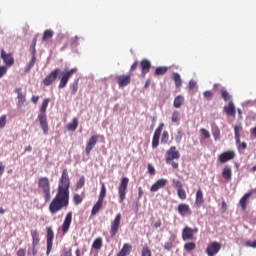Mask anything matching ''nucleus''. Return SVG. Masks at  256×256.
Returning a JSON list of instances; mask_svg holds the SVG:
<instances>
[{
  "label": "nucleus",
  "mask_w": 256,
  "mask_h": 256,
  "mask_svg": "<svg viewBox=\"0 0 256 256\" xmlns=\"http://www.w3.org/2000/svg\"><path fill=\"white\" fill-rule=\"evenodd\" d=\"M71 187V180L69 179V172L67 169L62 171V175L58 182V190L55 197L49 204V212L51 215H56L62 209L69 207V188Z\"/></svg>",
  "instance_id": "nucleus-1"
},
{
  "label": "nucleus",
  "mask_w": 256,
  "mask_h": 256,
  "mask_svg": "<svg viewBox=\"0 0 256 256\" xmlns=\"http://www.w3.org/2000/svg\"><path fill=\"white\" fill-rule=\"evenodd\" d=\"M60 76V83L58 85L59 89H65L67 87V83H69V79L77 73V68H72L70 70H64L61 72V69L56 68L53 71H51L42 81L44 87H49V85H53L55 81H57V78Z\"/></svg>",
  "instance_id": "nucleus-2"
},
{
  "label": "nucleus",
  "mask_w": 256,
  "mask_h": 256,
  "mask_svg": "<svg viewBox=\"0 0 256 256\" xmlns=\"http://www.w3.org/2000/svg\"><path fill=\"white\" fill-rule=\"evenodd\" d=\"M49 98H45L40 107V114L38 115V121L44 135H49V124L47 123V107H49Z\"/></svg>",
  "instance_id": "nucleus-3"
},
{
  "label": "nucleus",
  "mask_w": 256,
  "mask_h": 256,
  "mask_svg": "<svg viewBox=\"0 0 256 256\" xmlns=\"http://www.w3.org/2000/svg\"><path fill=\"white\" fill-rule=\"evenodd\" d=\"M179 159H181V153H179L176 146H171L165 154L167 165H171L172 169H179V162H175Z\"/></svg>",
  "instance_id": "nucleus-4"
},
{
  "label": "nucleus",
  "mask_w": 256,
  "mask_h": 256,
  "mask_svg": "<svg viewBox=\"0 0 256 256\" xmlns=\"http://www.w3.org/2000/svg\"><path fill=\"white\" fill-rule=\"evenodd\" d=\"M38 188H40L44 195V201L46 203L51 201V182L47 176L38 179Z\"/></svg>",
  "instance_id": "nucleus-5"
},
{
  "label": "nucleus",
  "mask_w": 256,
  "mask_h": 256,
  "mask_svg": "<svg viewBox=\"0 0 256 256\" xmlns=\"http://www.w3.org/2000/svg\"><path fill=\"white\" fill-rule=\"evenodd\" d=\"M129 187V178L122 177L118 186L119 203L125 201L127 195V188Z\"/></svg>",
  "instance_id": "nucleus-6"
},
{
  "label": "nucleus",
  "mask_w": 256,
  "mask_h": 256,
  "mask_svg": "<svg viewBox=\"0 0 256 256\" xmlns=\"http://www.w3.org/2000/svg\"><path fill=\"white\" fill-rule=\"evenodd\" d=\"M196 233H199V228L197 227L191 228L189 226H185L182 230L183 241H193V239H195Z\"/></svg>",
  "instance_id": "nucleus-7"
},
{
  "label": "nucleus",
  "mask_w": 256,
  "mask_h": 256,
  "mask_svg": "<svg viewBox=\"0 0 256 256\" xmlns=\"http://www.w3.org/2000/svg\"><path fill=\"white\" fill-rule=\"evenodd\" d=\"M121 227V213L117 214L110 224V237H115Z\"/></svg>",
  "instance_id": "nucleus-8"
},
{
  "label": "nucleus",
  "mask_w": 256,
  "mask_h": 256,
  "mask_svg": "<svg viewBox=\"0 0 256 256\" xmlns=\"http://www.w3.org/2000/svg\"><path fill=\"white\" fill-rule=\"evenodd\" d=\"M164 128V123H160L159 126L156 128L152 138V149H157V147H159V139H161V133H163Z\"/></svg>",
  "instance_id": "nucleus-9"
},
{
  "label": "nucleus",
  "mask_w": 256,
  "mask_h": 256,
  "mask_svg": "<svg viewBox=\"0 0 256 256\" xmlns=\"http://www.w3.org/2000/svg\"><path fill=\"white\" fill-rule=\"evenodd\" d=\"M47 231V251L46 254L49 255L53 250V239H55V233L53 232V227L49 226L46 228Z\"/></svg>",
  "instance_id": "nucleus-10"
},
{
  "label": "nucleus",
  "mask_w": 256,
  "mask_h": 256,
  "mask_svg": "<svg viewBox=\"0 0 256 256\" xmlns=\"http://www.w3.org/2000/svg\"><path fill=\"white\" fill-rule=\"evenodd\" d=\"M219 251H221V243L212 242V243L208 244V246L206 248V255L215 256V255H217V253H219Z\"/></svg>",
  "instance_id": "nucleus-11"
},
{
  "label": "nucleus",
  "mask_w": 256,
  "mask_h": 256,
  "mask_svg": "<svg viewBox=\"0 0 256 256\" xmlns=\"http://www.w3.org/2000/svg\"><path fill=\"white\" fill-rule=\"evenodd\" d=\"M1 59L4 61L6 67H13V65H15V58H13V54L5 52V49L1 50Z\"/></svg>",
  "instance_id": "nucleus-12"
},
{
  "label": "nucleus",
  "mask_w": 256,
  "mask_h": 256,
  "mask_svg": "<svg viewBox=\"0 0 256 256\" xmlns=\"http://www.w3.org/2000/svg\"><path fill=\"white\" fill-rule=\"evenodd\" d=\"M116 81L119 87H127L131 84V74H121L116 76Z\"/></svg>",
  "instance_id": "nucleus-13"
},
{
  "label": "nucleus",
  "mask_w": 256,
  "mask_h": 256,
  "mask_svg": "<svg viewBox=\"0 0 256 256\" xmlns=\"http://www.w3.org/2000/svg\"><path fill=\"white\" fill-rule=\"evenodd\" d=\"M73 221V212H68L66 214V217L64 219V222L62 224V232H63V235H66V233L69 232V229L71 227V223Z\"/></svg>",
  "instance_id": "nucleus-14"
},
{
  "label": "nucleus",
  "mask_w": 256,
  "mask_h": 256,
  "mask_svg": "<svg viewBox=\"0 0 256 256\" xmlns=\"http://www.w3.org/2000/svg\"><path fill=\"white\" fill-rule=\"evenodd\" d=\"M177 211L181 217H189V215L193 214V211H191V207L189 206V204L185 203L179 204Z\"/></svg>",
  "instance_id": "nucleus-15"
},
{
  "label": "nucleus",
  "mask_w": 256,
  "mask_h": 256,
  "mask_svg": "<svg viewBox=\"0 0 256 256\" xmlns=\"http://www.w3.org/2000/svg\"><path fill=\"white\" fill-rule=\"evenodd\" d=\"M99 141V136L93 135L89 138L88 143L86 144L85 153L86 155H91V151H93L95 145Z\"/></svg>",
  "instance_id": "nucleus-16"
},
{
  "label": "nucleus",
  "mask_w": 256,
  "mask_h": 256,
  "mask_svg": "<svg viewBox=\"0 0 256 256\" xmlns=\"http://www.w3.org/2000/svg\"><path fill=\"white\" fill-rule=\"evenodd\" d=\"M15 93L17 94L18 107H23V105H25V102L27 101V93L23 92V89H21V87L15 88Z\"/></svg>",
  "instance_id": "nucleus-17"
},
{
  "label": "nucleus",
  "mask_w": 256,
  "mask_h": 256,
  "mask_svg": "<svg viewBox=\"0 0 256 256\" xmlns=\"http://www.w3.org/2000/svg\"><path fill=\"white\" fill-rule=\"evenodd\" d=\"M232 159H235V152L229 150L227 152H223L219 155L218 160L220 163H227V161H231Z\"/></svg>",
  "instance_id": "nucleus-18"
},
{
  "label": "nucleus",
  "mask_w": 256,
  "mask_h": 256,
  "mask_svg": "<svg viewBox=\"0 0 256 256\" xmlns=\"http://www.w3.org/2000/svg\"><path fill=\"white\" fill-rule=\"evenodd\" d=\"M140 67H141V75H142V77H145V75H147V73H149V71H151V61H149L147 59H143L140 62Z\"/></svg>",
  "instance_id": "nucleus-19"
},
{
  "label": "nucleus",
  "mask_w": 256,
  "mask_h": 256,
  "mask_svg": "<svg viewBox=\"0 0 256 256\" xmlns=\"http://www.w3.org/2000/svg\"><path fill=\"white\" fill-rule=\"evenodd\" d=\"M224 112L230 117H235L237 110L235 109V104L233 101H230L228 105L224 106Z\"/></svg>",
  "instance_id": "nucleus-20"
},
{
  "label": "nucleus",
  "mask_w": 256,
  "mask_h": 256,
  "mask_svg": "<svg viewBox=\"0 0 256 256\" xmlns=\"http://www.w3.org/2000/svg\"><path fill=\"white\" fill-rule=\"evenodd\" d=\"M205 203V199L203 198V190L199 188L196 192L195 196V206L196 207H201Z\"/></svg>",
  "instance_id": "nucleus-21"
},
{
  "label": "nucleus",
  "mask_w": 256,
  "mask_h": 256,
  "mask_svg": "<svg viewBox=\"0 0 256 256\" xmlns=\"http://www.w3.org/2000/svg\"><path fill=\"white\" fill-rule=\"evenodd\" d=\"M165 185H167V180L159 179L155 184L151 186L150 191L155 193L156 191H159V189L165 187Z\"/></svg>",
  "instance_id": "nucleus-22"
},
{
  "label": "nucleus",
  "mask_w": 256,
  "mask_h": 256,
  "mask_svg": "<svg viewBox=\"0 0 256 256\" xmlns=\"http://www.w3.org/2000/svg\"><path fill=\"white\" fill-rule=\"evenodd\" d=\"M222 177L226 181H231L233 177V170H231V166H225L222 170Z\"/></svg>",
  "instance_id": "nucleus-23"
},
{
  "label": "nucleus",
  "mask_w": 256,
  "mask_h": 256,
  "mask_svg": "<svg viewBox=\"0 0 256 256\" xmlns=\"http://www.w3.org/2000/svg\"><path fill=\"white\" fill-rule=\"evenodd\" d=\"M132 249H133V246H131V244L125 243L123 245L122 249L120 250V252L117 254V256H127V255H130Z\"/></svg>",
  "instance_id": "nucleus-24"
},
{
  "label": "nucleus",
  "mask_w": 256,
  "mask_h": 256,
  "mask_svg": "<svg viewBox=\"0 0 256 256\" xmlns=\"http://www.w3.org/2000/svg\"><path fill=\"white\" fill-rule=\"evenodd\" d=\"M102 208H103V200L98 199L97 202L92 207L91 215L92 216L97 215V213H99V211H101Z\"/></svg>",
  "instance_id": "nucleus-25"
},
{
  "label": "nucleus",
  "mask_w": 256,
  "mask_h": 256,
  "mask_svg": "<svg viewBox=\"0 0 256 256\" xmlns=\"http://www.w3.org/2000/svg\"><path fill=\"white\" fill-rule=\"evenodd\" d=\"M102 247H103V238L101 237L96 238L92 244V249H95V251H101Z\"/></svg>",
  "instance_id": "nucleus-26"
},
{
  "label": "nucleus",
  "mask_w": 256,
  "mask_h": 256,
  "mask_svg": "<svg viewBox=\"0 0 256 256\" xmlns=\"http://www.w3.org/2000/svg\"><path fill=\"white\" fill-rule=\"evenodd\" d=\"M55 35V32L51 29H47L44 31L42 36V41L47 42L50 39H53V36Z\"/></svg>",
  "instance_id": "nucleus-27"
},
{
  "label": "nucleus",
  "mask_w": 256,
  "mask_h": 256,
  "mask_svg": "<svg viewBox=\"0 0 256 256\" xmlns=\"http://www.w3.org/2000/svg\"><path fill=\"white\" fill-rule=\"evenodd\" d=\"M251 195H253V193L248 192L240 199V206L242 207L243 211L247 209V201Z\"/></svg>",
  "instance_id": "nucleus-28"
},
{
  "label": "nucleus",
  "mask_w": 256,
  "mask_h": 256,
  "mask_svg": "<svg viewBox=\"0 0 256 256\" xmlns=\"http://www.w3.org/2000/svg\"><path fill=\"white\" fill-rule=\"evenodd\" d=\"M77 127H79V120L77 118H73V121L67 124L66 129H68V131H77Z\"/></svg>",
  "instance_id": "nucleus-29"
},
{
  "label": "nucleus",
  "mask_w": 256,
  "mask_h": 256,
  "mask_svg": "<svg viewBox=\"0 0 256 256\" xmlns=\"http://www.w3.org/2000/svg\"><path fill=\"white\" fill-rule=\"evenodd\" d=\"M32 245L37 246L41 239L39 238V232L37 230L31 231Z\"/></svg>",
  "instance_id": "nucleus-30"
},
{
  "label": "nucleus",
  "mask_w": 256,
  "mask_h": 256,
  "mask_svg": "<svg viewBox=\"0 0 256 256\" xmlns=\"http://www.w3.org/2000/svg\"><path fill=\"white\" fill-rule=\"evenodd\" d=\"M172 79H173V81L175 83V87L179 88V87H181V85H183V82L181 80V75H179V73L174 72L172 74Z\"/></svg>",
  "instance_id": "nucleus-31"
},
{
  "label": "nucleus",
  "mask_w": 256,
  "mask_h": 256,
  "mask_svg": "<svg viewBox=\"0 0 256 256\" xmlns=\"http://www.w3.org/2000/svg\"><path fill=\"white\" fill-rule=\"evenodd\" d=\"M241 131H243V126L236 125L234 126V135L236 143H239V139H241Z\"/></svg>",
  "instance_id": "nucleus-32"
},
{
  "label": "nucleus",
  "mask_w": 256,
  "mask_h": 256,
  "mask_svg": "<svg viewBox=\"0 0 256 256\" xmlns=\"http://www.w3.org/2000/svg\"><path fill=\"white\" fill-rule=\"evenodd\" d=\"M183 103H185V98L181 95L177 96L175 99H174V107L175 109H180L181 105H183Z\"/></svg>",
  "instance_id": "nucleus-33"
},
{
  "label": "nucleus",
  "mask_w": 256,
  "mask_h": 256,
  "mask_svg": "<svg viewBox=\"0 0 256 256\" xmlns=\"http://www.w3.org/2000/svg\"><path fill=\"white\" fill-rule=\"evenodd\" d=\"M167 71H169V68L167 66H159L155 69L154 75L159 77L161 75H165V73H167Z\"/></svg>",
  "instance_id": "nucleus-34"
},
{
  "label": "nucleus",
  "mask_w": 256,
  "mask_h": 256,
  "mask_svg": "<svg viewBox=\"0 0 256 256\" xmlns=\"http://www.w3.org/2000/svg\"><path fill=\"white\" fill-rule=\"evenodd\" d=\"M36 61H37V57H35V54H32V58L25 68V73H29V71H31V69H33V67H35Z\"/></svg>",
  "instance_id": "nucleus-35"
},
{
  "label": "nucleus",
  "mask_w": 256,
  "mask_h": 256,
  "mask_svg": "<svg viewBox=\"0 0 256 256\" xmlns=\"http://www.w3.org/2000/svg\"><path fill=\"white\" fill-rule=\"evenodd\" d=\"M106 196H107V188L105 187V183H102L98 200L104 201Z\"/></svg>",
  "instance_id": "nucleus-36"
},
{
  "label": "nucleus",
  "mask_w": 256,
  "mask_h": 256,
  "mask_svg": "<svg viewBox=\"0 0 256 256\" xmlns=\"http://www.w3.org/2000/svg\"><path fill=\"white\" fill-rule=\"evenodd\" d=\"M212 135L215 141H219V139H221V130L219 129V127L216 126L212 129Z\"/></svg>",
  "instance_id": "nucleus-37"
},
{
  "label": "nucleus",
  "mask_w": 256,
  "mask_h": 256,
  "mask_svg": "<svg viewBox=\"0 0 256 256\" xmlns=\"http://www.w3.org/2000/svg\"><path fill=\"white\" fill-rule=\"evenodd\" d=\"M197 248V244H195V242H187L184 245V249L185 251H195V249Z\"/></svg>",
  "instance_id": "nucleus-38"
},
{
  "label": "nucleus",
  "mask_w": 256,
  "mask_h": 256,
  "mask_svg": "<svg viewBox=\"0 0 256 256\" xmlns=\"http://www.w3.org/2000/svg\"><path fill=\"white\" fill-rule=\"evenodd\" d=\"M161 143L162 145H167L169 143V132L164 131L161 136Z\"/></svg>",
  "instance_id": "nucleus-39"
},
{
  "label": "nucleus",
  "mask_w": 256,
  "mask_h": 256,
  "mask_svg": "<svg viewBox=\"0 0 256 256\" xmlns=\"http://www.w3.org/2000/svg\"><path fill=\"white\" fill-rule=\"evenodd\" d=\"M221 97L224 99V101H231V94L225 89L221 90Z\"/></svg>",
  "instance_id": "nucleus-40"
},
{
  "label": "nucleus",
  "mask_w": 256,
  "mask_h": 256,
  "mask_svg": "<svg viewBox=\"0 0 256 256\" xmlns=\"http://www.w3.org/2000/svg\"><path fill=\"white\" fill-rule=\"evenodd\" d=\"M178 197L179 199H181L182 201H185V199H187V192H185V189L180 188L178 189Z\"/></svg>",
  "instance_id": "nucleus-41"
},
{
  "label": "nucleus",
  "mask_w": 256,
  "mask_h": 256,
  "mask_svg": "<svg viewBox=\"0 0 256 256\" xmlns=\"http://www.w3.org/2000/svg\"><path fill=\"white\" fill-rule=\"evenodd\" d=\"M179 111L175 110L173 113H172V117H171V121L172 123H177L179 124Z\"/></svg>",
  "instance_id": "nucleus-42"
},
{
  "label": "nucleus",
  "mask_w": 256,
  "mask_h": 256,
  "mask_svg": "<svg viewBox=\"0 0 256 256\" xmlns=\"http://www.w3.org/2000/svg\"><path fill=\"white\" fill-rule=\"evenodd\" d=\"M73 202L75 203V205H81L83 203V197H81V195L79 194H75L73 196Z\"/></svg>",
  "instance_id": "nucleus-43"
},
{
  "label": "nucleus",
  "mask_w": 256,
  "mask_h": 256,
  "mask_svg": "<svg viewBox=\"0 0 256 256\" xmlns=\"http://www.w3.org/2000/svg\"><path fill=\"white\" fill-rule=\"evenodd\" d=\"M141 256H153L151 254V249L149 248V246H145V247L142 248Z\"/></svg>",
  "instance_id": "nucleus-44"
},
{
  "label": "nucleus",
  "mask_w": 256,
  "mask_h": 256,
  "mask_svg": "<svg viewBox=\"0 0 256 256\" xmlns=\"http://www.w3.org/2000/svg\"><path fill=\"white\" fill-rule=\"evenodd\" d=\"M236 145L239 149V151H245L247 149V143L246 142H241V138H239V142H236Z\"/></svg>",
  "instance_id": "nucleus-45"
},
{
  "label": "nucleus",
  "mask_w": 256,
  "mask_h": 256,
  "mask_svg": "<svg viewBox=\"0 0 256 256\" xmlns=\"http://www.w3.org/2000/svg\"><path fill=\"white\" fill-rule=\"evenodd\" d=\"M36 46H37V36L33 38L30 46V49L32 50V55H35L37 53V50L35 49Z\"/></svg>",
  "instance_id": "nucleus-46"
},
{
  "label": "nucleus",
  "mask_w": 256,
  "mask_h": 256,
  "mask_svg": "<svg viewBox=\"0 0 256 256\" xmlns=\"http://www.w3.org/2000/svg\"><path fill=\"white\" fill-rule=\"evenodd\" d=\"M85 186V176H81L77 182L76 189H82Z\"/></svg>",
  "instance_id": "nucleus-47"
},
{
  "label": "nucleus",
  "mask_w": 256,
  "mask_h": 256,
  "mask_svg": "<svg viewBox=\"0 0 256 256\" xmlns=\"http://www.w3.org/2000/svg\"><path fill=\"white\" fill-rule=\"evenodd\" d=\"M172 185L176 189H183V183L181 181L177 180V179L172 180Z\"/></svg>",
  "instance_id": "nucleus-48"
},
{
  "label": "nucleus",
  "mask_w": 256,
  "mask_h": 256,
  "mask_svg": "<svg viewBox=\"0 0 256 256\" xmlns=\"http://www.w3.org/2000/svg\"><path fill=\"white\" fill-rule=\"evenodd\" d=\"M5 125H7V115H2L0 117V129H4Z\"/></svg>",
  "instance_id": "nucleus-49"
},
{
  "label": "nucleus",
  "mask_w": 256,
  "mask_h": 256,
  "mask_svg": "<svg viewBox=\"0 0 256 256\" xmlns=\"http://www.w3.org/2000/svg\"><path fill=\"white\" fill-rule=\"evenodd\" d=\"M200 133H202L204 139H209L211 137V134L205 128L200 129Z\"/></svg>",
  "instance_id": "nucleus-50"
},
{
  "label": "nucleus",
  "mask_w": 256,
  "mask_h": 256,
  "mask_svg": "<svg viewBox=\"0 0 256 256\" xmlns=\"http://www.w3.org/2000/svg\"><path fill=\"white\" fill-rule=\"evenodd\" d=\"M61 256H73V252L71 248H65L62 252Z\"/></svg>",
  "instance_id": "nucleus-51"
},
{
  "label": "nucleus",
  "mask_w": 256,
  "mask_h": 256,
  "mask_svg": "<svg viewBox=\"0 0 256 256\" xmlns=\"http://www.w3.org/2000/svg\"><path fill=\"white\" fill-rule=\"evenodd\" d=\"M246 247H251L252 249H256V240H248L246 241Z\"/></svg>",
  "instance_id": "nucleus-52"
},
{
  "label": "nucleus",
  "mask_w": 256,
  "mask_h": 256,
  "mask_svg": "<svg viewBox=\"0 0 256 256\" xmlns=\"http://www.w3.org/2000/svg\"><path fill=\"white\" fill-rule=\"evenodd\" d=\"M7 75V66H0V79Z\"/></svg>",
  "instance_id": "nucleus-53"
},
{
  "label": "nucleus",
  "mask_w": 256,
  "mask_h": 256,
  "mask_svg": "<svg viewBox=\"0 0 256 256\" xmlns=\"http://www.w3.org/2000/svg\"><path fill=\"white\" fill-rule=\"evenodd\" d=\"M138 66H139V62H138V61H135V62L131 65V67H130L129 75H132L133 71H135Z\"/></svg>",
  "instance_id": "nucleus-54"
},
{
  "label": "nucleus",
  "mask_w": 256,
  "mask_h": 256,
  "mask_svg": "<svg viewBox=\"0 0 256 256\" xmlns=\"http://www.w3.org/2000/svg\"><path fill=\"white\" fill-rule=\"evenodd\" d=\"M203 96L205 97V99L211 100V99H213V92H211V91H205V92L203 93Z\"/></svg>",
  "instance_id": "nucleus-55"
},
{
  "label": "nucleus",
  "mask_w": 256,
  "mask_h": 256,
  "mask_svg": "<svg viewBox=\"0 0 256 256\" xmlns=\"http://www.w3.org/2000/svg\"><path fill=\"white\" fill-rule=\"evenodd\" d=\"M17 256H25L27 255V250L25 248H20L17 252H16Z\"/></svg>",
  "instance_id": "nucleus-56"
},
{
  "label": "nucleus",
  "mask_w": 256,
  "mask_h": 256,
  "mask_svg": "<svg viewBox=\"0 0 256 256\" xmlns=\"http://www.w3.org/2000/svg\"><path fill=\"white\" fill-rule=\"evenodd\" d=\"M164 249L166 251H171V249H173V242H165Z\"/></svg>",
  "instance_id": "nucleus-57"
},
{
  "label": "nucleus",
  "mask_w": 256,
  "mask_h": 256,
  "mask_svg": "<svg viewBox=\"0 0 256 256\" xmlns=\"http://www.w3.org/2000/svg\"><path fill=\"white\" fill-rule=\"evenodd\" d=\"M78 89H79V85L77 83L72 84V86H71L72 95H75L77 93Z\"/></svg>",
  "instance_id": "nucleus-58"
},
{
  "label": "nucleus",
  "mask_w": 256,
  "mask_h": 256,
  "mask_svg": "<svg viewBox=\"0 0 256 256\" xmlns=\"http://www.w3.org/2000/svg\"><path fill=\"white\" fill-rule=\"evenodd\" d=\"M175 139H176L177 143H180L181 139H183V133L181 131H178Z\"/></svg>",
  "instance_id": "nucleus-59"
},
{
  "label": "nucleus",
  "mask_w": 256,
  "mask_h": 256,
  "mask_svg": "<svg viewBox=\"0 0 256 256\" xmlns=\"http://www.w3.org/2000/svg\"><path fill=\"white\" fill-rule=\"evenodd\" d=\"M148 173H150V175H155V167H153V165L148 164Z\"/></svg>",
  "instance_id": "nucleus-60"
},
{
  "label": "nucleus",
  "mask_w": 256,
  "mask_h": 256,
  "mask_svg": "<svg viewBox=\"0 0 256 256\" xmlns=\"http://www.w3.org/2000/svg\"><path fill=\"white\" fill-rule=\"evenodd\" d=\"M196 85H197V82L191 80L189 82V89H191V90L195 89Z\"/></svg>",
  "instance_id": "nucleus-61"
},
{
  "label": "nucleus",
  "mask_w": 256,
  "mask_h": 256,
  "mask_svg": "<svg viewBox=\"0 0 256 256\" xmlns=\"http://www.w3.org/2000/svg\"><path fill=\"white\" fill-rule=\"evenodd\" d=\"M5 173V165H3V162H0V177Z\"/></svg>",
  "instance_id": "nucleus-62"
},
{
  "label": "nucleus",
  "mask_w": 256,
  "mask_h": 256,
  "mask_svg": "<svg viewBox=\"0 0 256 256\" xmlns=\"http://www.w3.org/2000/svg\"><path fill=\"white\" fill-rule=\"evenodd\" d=\"M31 101H32V103H38L39 102V96H32V98H31Z\"/></svg>",
  "instance_id": "nucleus-63"
},
{
  "label": "nucleus",
  "mask_w": 256,
  "mask_h": 256,
  "mask_svg": "<svg viewBox=\"0 0 256 256\" xmlns=\"http://www.w3.org/2000/svg\"><path fill=\"white\" fill-rule=\"evenodd\" d=\"M250 133L253 137H256V126L250 130Z\"/></svg>",
  "instance_id": "nucleus-64"
}]
</instances>
